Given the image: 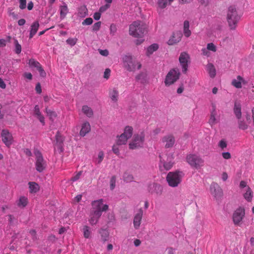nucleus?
I'll return each instance as SVG.
<instances>
[{"instance_id": "obj_1", "label": "nucleus", "mask_w": 254, "mask_h": 254, "mask_svg": "<svg viewBox=\"0 0 254 254\" xmlns=\"http://www.w3.org/2000/svg\"><path fill=\"white\" fill-rule=\"evenodd\" d=\"M129 34L135 38H143L147 32V25L140 20L133 21L129 27Z\"/></svg>"}, {"instance_id": "obj_2", "label": "nucleus", "mask_w": 254, "mask_h": 254, "mask_svg": "<svg viewBox=\"0 0 254 254\" xmlns=\"http://www.w3.org/2000/svg\"><path fill=\"white\" fill-rule=\"evenodd\" d=\"M241 19V16L234 6H230L228 7L226 20L230 30H234L237 27L238 23Z\"/></svg>"}, {"instance_id": "obj_3", "label": "nucleus", "mask_w": 254, "mask_h": 254, "mask_svg": "<svg viewBox=\"0 0 254 254\" xmlns=\"http://www.w3.org/2000/svg\"><path fill=\"white\" fill-rule=\"evenodd\" d=\"M122 60L123 67L128 71H135L140 69L142 66L139 61L129 55L124 56Z\"/></svg>"}, {"instance_id": "obj_4", "label": "nucleus", "mask_w": 254, "mask_h": 254, "mask_svg": "<svg viewBox=\"0 0 254 254\" xmlns=\"http://www.w3.org/2000/svg\"><path fill=\"white\" fill-rule=\"evenodd\" d=\"M186 162L192 168L200 169L204 165V160L199 155L190 153L186 156Z\"/></svg>"}, {"instance_id": "obj_5", "label": "nucleus", "mask_w": 254, "mask_h": 254, "mask_svg": "<svg viewBox=\"0 0 254 254\" xmlns=\"http://www.w3.org/2000/svg\"><path fill=\"white\" fill-rule=\"evenodd\" d=\"M184 176L182 172H171L168 174L166 180L170 187H176L181 183Z\"/></svg>"}, {"instance_id": "obj_6", "label": "nucleus", "mask_w": 254, "mask_h": 254, "mask_svg": "<svg viewBox=\"0 0 254 254\" xmlns=\"http://www.w3.org/2000/svg\"><path fill=\"white\" fill-rule=\"evenodd\" d=\"M160 163L159 168L161 170H169L173 165V155L172 154L167 155L161 154L159 155Z\"/></svg>"}, {"instance_id": "obj_7", "label": "nucleus", "mask_w": 254, "mask_h": 254, "mask_svg": "<svg viewBox=\"0 0 254 254\" xmlns=\"http://www.w3.org/2000/svg\"><path fill=\"white\" fill-rule=\"evenodd\" d=\"M145 134L143 132L135 134L132 140L129 143L130 149H136L142 147L144 141Z\"/></svg>"}, {"instance_id": "obj_8", "label": "nucleus", "mask_w": 254, "mask_h": 254, "mask_svg": "<svg viewBox=\"0 0 254 254\" xmlns=\"http://www.w3.org/2000/svg\"><path fill=\"white\" fill-rule=\"evenodd\" d=\"M34 154L36 159V169L39 172H42L46 167V161L44 160L41 153L39 150H35Z\"/></svg>"}, {"instance_id": "obj_9", "label": "nucleus", "mask_w": 254, "mask_h": 254, "mask_svg": "<svg viewBox=\"0 0 254 254\" xmlns=\"http://www.w3.org/2000/svg\"><path fill=\"white\" fill-rule=\"evenodd\" d=\"M180 75L178 69H172L167 74L165 80V84L169 86L176 82L179 78Z\"/></svg>"}, {"instance_id": "obj_10", "label": "nucleus", "mask_w": 254, "mask_h": 254, "mask_svg": "<svg viewBox=\"0 0 254 254\" xmlns=\"http://www.w3.org/2000/svg\"><path fill=\"white\" fill-rule=\"evenodd\" d=\"M93 210L100 212L102 214V212L106 211L108 210L109 206L107 204L103 203L102 199L93 201L92 202Z\"/></svg>"}, {"instance_id": "obj_11", "label": "nucleus", "mask_w": 254, "mask_h": 254, "mask_svg": "<svg viewBox=\"0 0 254 254\" xmlns=\"http://www.w3.org/2000/svg\"><path fill=\"white\" fill-rule=\"evenodd\" d=\"M211 194L216 199L220 198L223 195V190L220 187L215 183H212L210 187Z\"/></svg>"}, {"instance_id": "obj_12", "label": "nucleus", "mask_w": 254, "mask_h": 254, "mask_svg": "<svg viewBox=\"0 0 254 254\" xmlns=\"http://www.w3.org/2000/svg\"><path fill=\"white\" fill-rule=\"evenodd\" d=\"M245 210L243 208L239 207L233 213V219L235 224L238 225L245 216Z\"/></svg>"}, {"instance_id": "obj_13", "label": "nucleus", "mask_w": 254, "mask_h": 254, "mask_svg": "<svg viewBox=\"0 0 254 254\" xmlns=\"http://www.w3.org/2000/svg\"><path fill=\"white\" fill-rule=\"evenodd\" d=\"M190 59V56L186 52L182 53L179 57V62L182 67L183 72L186 73L188 70V63Z\"/></svg>"}, {"instance_id": "obj_14", "label": "nucleus", "mask_w": 254, "mask_h": 254, "mask_svg": "<svg viewBox=\"0 0 254 254\" xmlns=\"http://www.w3.org/2000/svg\"><path fill=\"white\" fill-rule=\"evenodd\" d=\"M219 122V117L216 111V106L212 104V109L210 112V117L209 120V124L212 126L216 124Z\"/></svg>"}, {"instance_id": "obj_15", "label": "nucleus", "mask_w": 254, "mask_h": 254, "mask_svg": "<svg viewBox=\"0 0 254 254\" xmlns=\"http://www.w3.org/2000/svg\"><path fill=\"white\" fill-rule=\"evenodd\" d=\"M143 216V210L140 208L135 214L133 218V226L135 229H138L140 225Z\"/></svg>"}, {"instance_id": "obj_16", "label": "nucleus", "mask_w": 254, "mask_h": 254, "mask_svg": "<svg viewBox=\"0 0 254 254\" xmlns=\"http://www.w3.org/2000/svg\"><path fill=\"white\" fill-rule=\"evenodd\" d=\"M1 138L3 143L7 146H9L12 142V136L11 134L6 130H3L1 132Z\"/></svg>"}, {"instance_id": "obj_17", "label": "nucleus", "mask_w": 254, "mask_h": 254, "mask_svg": "<svg viewBox=\"0 0 254 254\" xmlns=\"http://www.w3.org/2000/svg\"><path fill=\"white\" fill-rule=\"evenodd\" d=\"M162 141L165 148H171L173 146L175 140L173 135H167L162 138Z\"/></svg>"}, {"instance_id": "obj_18", "label": "nucleus", "mask_w": 254, "mask_h": 254, "mask_svg": "<svg viewBox=\"0 0 254 254\" xmlns=\"http://www.w3.org/2000/svg\"><path fill=\"white\" fill-rule=\"evenodd\" d=\"M148 191L151 193H156L160 195L162 192V186L156 183H152L148 186Z\"/></svg>"}, {"instance_id": "obj_19", "label": "nucleus", "mask_w": 254, "mask_h": 254, "mask_svg": "<svg viewBox=\"0 0 254 254\" xmlns=\"http://www.w3.org/2000/svg\"><path fill=\"white\" fill-rule=\"evenodd\" d=\"M29 64L32 67H35L39 71L41 76L44 77L46 76V72L41 66L39 62L33 59H31L29 61Z\"/></svg>"}, {"instance_id": "obj_20", "label": "nucleus", "mask_w": 254, "mask_h": 254, "mask_svg": "<svg viewBox=\"0 0 254 254\" xmlns=\"http://www.w3.org/2000/svg\"><path fill=\"white\" fill-rule=\"evenodd\" d=\"M251 123L250 116L247 115L246 119H239L238 127L241 129L245 130L248 128L249 125Z\"/></svg>"}, {"instance_id": "obj_21", "label": "nucleus", "mask_w": 254, "mask_h": 254, "mask_svg": "<svg viewBox=\"0 0 254 254\" xmlns=\"http://www.w3.org/2000/svg\"><path fill=\"white\" fill-rule=\"evenodd\" d=\"M101 215L102 214H101L100 212H96L92 210L90 213L89 218L90 224L92 225L96 224Z\"/></svg>"}, {"instance_id": "obj_22", "label": "nucleus", "mask_w": 254, "mask_h": 254, "mask_svg": "<svg viewBox=\"0 0 254 254\" xmlns=\"http://www.w3.org/2000/svg\"><path fill=\"white\" fill-rule=\"evenodd\" d=\"M182 34L180 32L174 33L168 41L169 45H173L181 41Z\"/></svg>"}, {"instance_id": "obj_23", "label": "nucleus", "mask_w": 254, "mask_h": 254, "mask_svg": "<svg viewBox=\"0 0 254 254\" xmlns=\"http://www.w3.org/2000/svg\"><path fill=\"white\" fill-rule=\"evenodd\" d=\"M91 130L90 124L86 122L84 123L81 126V129L80 131V135L84 136Z\"/></svg>"}, {"instance_id": "obj_24", "label": "nucleus", "mask_w": 254, "mask_h": 254, "mask_svg": "<svg viewBox=\"0 0 254 254\" xmlns=\"http://www.w3.org/2000/svg\"><path fill=\"white\" fill-rule=\"evenodd\" d=\"M76 14L80 18H84L88 15V9L85 5H82L78 8Z\"/></svg>"}, {"instance_id": "obj_25", "label": "nucleus", "mask_w": 254, "mask_h": 254, "mask_svg": "<svg viewBox=\"0 0 254 254\" xmlns=\"http://www.w3.org/2000/svg\"><path fill=\"white\" fill-rule=\"evenodd\" d=\"M101 240L104 243L108 241L109 237V232L107 229H101L99 230Z\"/></svg>"}, {"instance_id": "obj_26", "label": "nucleus", "mask_w": 254, "mask_h": 254, "mask_svg": "<svg viewBox=\"0 0 254 254\" xmlns=\"http://www.w3.org/2000/svg\"><path fill=\"white\" fill-rule=\"evenodd\" d=\"M34 114L38 119V120L40 121V122L41 123H42L43 125H44V124H45L44 117L41 114V113L40 111V108H39L38 105H36L35 106L34 110Z\"/></svg>"}, {"instance_id": "obj_27", "label": "nucleus", "mask_w": 254, "mask_h": 254, "mask_svg": "<svg viewBox=\"0 0 254 254\" xmlns=\"http://www.w3.org/2000/svg\"><path fill=\"white\" fill-rule=\"evenodd\" d=\"M39 27V24L38 21H35L32 23V24L30 28V32L29 34V38H32L34 35L37 32L38 28Z\"/></svg>"}, {"instance_id": "obj_28", "label": "nucleus", "mask_w": 254, "mask_h": 254, "mask_svg": "<svg viewBox=\"0 0 254 254\" xmlns=\"http://www.w3.org/2000/svg\"><path fill=\"white\" fill-rule=\"evenodd\" d=\"M244 83V80L241 76H238L236 79L232 80V84L236 88H240L242 87V84Z\"/></svg>"}, {"instance_id": "obj_29", "label": "nucleus", "mask_w": 254, "mask_h": 254, "mask_svg": "<svg viewBox=\"0 0 254 254\" xmlns=\"http://www.w3.org/2000/svg\"><path fill=\"white\" fill-rule=\"evenodd\" d=\"M159 48L158 45L157 44H153L148 47L146 49V55L147 56H150L154 52L156 51Z\"/></svg>"}, {"instance_id": "obj_30", "label": "nucleus", "mask_w": 254, "mask_h": 254, "mask_svg": "<svg viewBox=\"0 0 254 254\" xmlns=\"http://www.w3.org/2000/svg\"><path fill=\"white\" fill-rule=\"evenodd\" d=\"M206 69L210 77L214 78L216 75V69L214 65L211 63L208 64L206 66Z\"/></svg>"}, {"instance_id": "obj_31", "label": "nucleus", "mask_w": 254, "mask_h": 254, "mask_svg": "<svg viewBox=\"0 0 254 254\" xmlns=\"http://www.w3.org/2000/svg\"><path fill=\"white\" fill-rule=\"evenodd\" d=\"M82 112L85 114L87 117L89 118H91L93 115V112L92 109L86 105H84L82 107Z\"/></svg>"}, {"instance_id": "obj_32", "label": "nucleus", "mask_w": 254, "mask_h": 254, "mask_svg": "<svg viewBox=\"0 0 254 254\" xmlns=\"http://www.w3.org/2000/svg\"><path fill=\"white\" fill-rule=\"evenodd\" d=\"M135 79L137 81H139L141 83H145L147 80V74L145 72H141L135 76Z\"/></svg>"}, {"instance_id": "obj_33", "label": "nucleus", "mask_w": 254, "mask_h": 254, "mask_svg": "<svg viewBox=\"0 0 254 254\" xmlns=\"http://www.w3.org/2000/svg\"><path fill=\"white\" fill-rule=\"evenodd\" d=\"M190 23L188 20H185L184 22V33L186 37H189L191 35V32L189 29Z\"/></svg>"}, {"instance_id": "obj_34", "label": "nucleus", "mask_w": 254, "mask_h": 254, "mask_svg": "<svg viewBox=\"0 0 254 254\" xmlns=\"http://www.w3.org/2000/svg\"><path fill=\"white\" fill-rule=\"evenodd\" d=\"M133 133V128L130 126H127L125 127L124 129V131L123 133L125 136H126L127 138H129L131 137Z\"/></svg>"}, {"instance_id": "obj_35", "label": "nucleus", "mask_w": 254, "mask_h": 254, "mask_svg": "<svg viewBox=\"0 0 254 254\" xmlns=\"http://www.w3.org/2000/svg\"><path fill=\"white\" fill-rule=\"evenodd\" d=\"M119 96V92L116 89H113L110 92V97L111 100L114 102H116L118 101Z\"/></svg>"}, {"instance_id": "obj_36", "label": "nucleus", "mask_w": 254, "mask_h": 254, "mask_svg": "<svg viewBox=\"0 0 254 254\" xmlns=\"http://www.w3.org/2000/svg\"><path fill=\"white\" fill-rule=\"evenodd\" d=\"M28 184L30 192L35 193L39 190V187L37 183L30 182L28 183Z\"/></svg>"}, {"instance_id": "obj_37", "label": "nucleus", "mask_w": 254, "mask_h": 254, "mask_svg": "<svg viewBox=\"0 0 254 254\" xmlns=\"http://www.w3.org/2000/svg\"><path fill=\"white\" fill-rule=\"evenodd\" d=\"M27 198L24 196H21L17 201V205L19 207L23 208L27 205Z\"/></svg>"}, {"instance_id": "obj_38", "label": "nucleus", "mask_w": 254, "mask_h": 254, "mask_svg": "<svg viewBox=\"0 0 254 254\" xmlns=\"http://www.w3.org/2000/svg\"><path fill=\"white\" fill-rule=\"evenodd\" d=\"M82 232H83V236H84V238H85L86 239H88L91 237V232L90 230V228L89 226H86V225L84 226L83 227Z\"/></svg>"}, {"instance_id": "obj_39", "label": "nucleus", "mask_w": 254, "mask_h": 254, "mask_svg": "<svg viewBox=\"0 0 254 254\" xmlns=\"http://www.w3.org/2000/svg\"><path fill=\"white\" fill-rule=\"evenodd\" d=\"M244 197L248 201H251L253 197V192L249 187H247V190L244 194Z\"/></svg>"}, {"instance_id": "obj_40", "label": "nucleus", "mask_w": 254, "mask_h": 254, "mask_svg": "<svg viewBox=\"0 0 254 254\" xmlns=\"http://www.w3.org/2000/svg\"><path fill=\"white\" fill-rule=\"evenodd\" d=\"M60 16L62 19L64 18L68 12V8L66 4L60 6Z\"/></svg>"}, {"instance_id": "obj_41", "label": "nucleus", "mask_w": 254, "mask_h": 254, "mask_svg": "<svg viewBox=\"0 0 254 254\" xmlns=\"http://www.w3.org/2000/svg\"><path fill=\"white\" fill-rule=\"evenodd\" d=\"M104 157V153L103 151H100L99 152L97 157L94 158V161L97 164H100L103 161Z\"/></svg>"}, {"instance_id": "obj_42", "label": "nucleus", "mask_w": 254, "mask_h": 254, "mask_svg": "<svg viewBox=\"0 0 254 254\" xmlns=\"http://www.w3.org/2000/svg\"><path fill=\"white\" fill-rule=\"evenodd\" d=\"M128 139V138L122 133L118 136V138L116 142L118 145H124L126 144Z\"/></svg>"}, {"instance_id": "obj_43", "label": "nucleus", "mask_w": 254, "mask_h": 254, "mask_svg": "<svg viewBox=\"0 0 254 254\" xmlns=\"http://www.w3.org/2000/svg\"><path fill=\"white\" fill-rule=\"evenodd\" d=\"M234 113L238 119H240L241 116V109L240 104L235 103L234 108Z\"/></svg>"}, {"instance_id": "obj_44", "label": "nucleus", "mask_w": 254, "mask_h": 254, "mask_svg": "<svg viewBox=\"0 0 254 254\" xmlns=\"http://www.w3.org/2000/svg\"><path fill=\"white\" fill-rule=\"evenodd\" d=\"M46 112L47 115L49 117L50 120H54L56 118L57 115L55 112L48 109L47 108H46Z\"/></svg>"}, {"instance_id": "obj_45", "label": "nucleus", "mask_w": 254, "mask_h": 254, "mask_svg": "<svg viewBox=\"0 0 254 254\" xmlns=\"http://www.w3.org/2000/svg\"><path fill=\"white\" fill-rule=\"evenodd\" d=\"M123 180L126 182H130L133 181V177L131 174L125 173L123 176Z\"/></svg>"}, {"instance_id": "obj_46", "label": "nucleus", "mask_w": 254, "mask_h": 254, "mask_svg": "<svg viewBox=\"0 0 254 254\" xmlns=\"http://www.w3.org/2000/svg\"><path fill=\"white\" fill-rule=\"evenodd\" d=\"M157 5L160 8H164L167 5V0H158Z\"/></svg>"}, {"instance_id": "obj_47", "label": "nucleus", "mask_w": 254, "mask_h": 254, "mask_svg": "<svg viewBox=\"0 0 254 254\" xmlns=\"http://www.w3.org/2000/svg\"><path fill=\"white\" fill-rule=\"evenodd\" d=\"M14 44L15 47V53L17 54L20 53L21 52V45L18 43V41L16 39L14 40Z\"/></svg>"}, {"instance_id": "obj_48", "label": "nucleus", "mask_w": 254, "mask_h": 254, "mask_svg": "<svg viewBox=\"0 0 254 254\" xmlns=\"http://www.w3.org/2000/svg\"><path fill=\"white\" fill-rule=\"evenodd\" d=\"M206 48L209 51H212L213 52H215L217 50L216 47L215 45L212 43H210L207 44Z\"/></svg>"}, {"instance_id": "obj_49", "label": "nucleus", "mask_w": 254, "mask_h": 254, "mask_svg": "<svg viewBox=\"0 0 254 254\" xmlns=\"http://www.w3.org/2000/svg\"><path fill=\"white\" fill-rule=\"evenodd\" d=\"M67 44L73 46L75 45L77 42V39L76 38H68L66 41Z\"/></svg>"}, {"instance_id": "obj_50", "label": "nucleus", "mask_w": 254, "mask_h": 254, "mask_svg": "<svg viewBox=\"0 0 254 254\" xmlns=\"http://www.w3.org/2000/svg\"><path fill=\"white\" fill-rule=\"evenodd\" d=\"M118 145L117 143H116V144H114L112 147V151L113 152L116 154L117 155H120V149L118 147Z\"/></svg>"}, {"instance_id": "obj_51", "label": "nucleus", "mask_w": 254, "mask_h": 254, "mask_svg": "<svg viewBox=\"0 0 254 254\" xmlns=\"http://www.w3.org/2000/svg\"><path fill=\"white\" fill-rule=\"evenodd\" d=\"M93 22V20L91 18H87L85 19L82 22L83 25H91Z\"/></svg>"}, {"instance_id": "obj_52", "label": "nucleus", "mask_w": 254, "mask_h": 254, "mask_svg": "<svg viewBox=\"0 0 254 254\" xmlns=\"http://www.w3.org/2000/svg\"><path fill=\"white\" fill-rule=\"evenodd\" d=\"M56 141L57 143H59V146H61V143L63 141V137L60 134L59 132H58L56 135Z\"/></svg>"}, {"instance_id": "obj_53", "label": "nucleus", "mask_w": 254, "mask_h": 254, "mask_svg": "<svg viewBox=\"0 0 254 254\" xmlns=\"http://www.w3.org/2000/svg\"><path fill=\"white\" fill-rule=\"evenodd\" d=\"M201 52L203 56H206L207 57L210 56V52L206 48H202Z\"/></svg>"}, {"instance_id": "obj_54", "label": "nucleus", "mask_w": 254, "mask_h": 254, "mask_svg": "<svg viewBox=\"0 0 254 254\" xmlns=\"http://www.w3.org/2000/svg\"><path fill=\"white\" fill-rule=\"evenodd\" d=\"M101 22H98L95 23L92 27L93 30L94 31H98L101 27Z\"/></svg>"}, {"instance_id": "obj_55", "label": "nucleus", "mask_w": 254, "mask_h": 254, "mask_svg": "<svg viewBox=\"0 0 254 254\" xmlns=\"http://www.w3.org/2000/svg\"><path fill=\"white\" fill-rule=\"evenodd\" d=\"M116 184V178L114 176L112 177L110 180V188L113 190L115 188Z\"/></svg>"}, {"instance_id": "obj_56", "label": "nucleus", "mask_w": 254, "mask_h": 254, "mask_svg": "<svg viewBox=\"0 0 254 254\" xmlns=\"http://www.w3.org/2000/svg\"><path fill=\"white\" fill-rule=\"evenodd\" d=\"M110 30L111 34H112L113 35H114L115 34V33L117 32V27H116V25L114 24H112L110 26Z\"/></svg>"}, {"instance_id": "obj_57", "label": "nucleus", "mask_w": 254, "mask_h": 254, "mask_svg": "<svg viewBox=\"0 0 254 254\" xmlns=\"http://www.w3.org/2000/svg\"><path fill=\"white\" fill-rule=\"evenodd\" d=\"M81 173L82 172L81 171L79 172L76 175H75L74 176L71 178V181L74 182L78 180L79 179L80 176L81 175Z\"/></svg>"}, {"instance_id": "obj_58", "label": "nucleus", "mask_w": 254, "mask_h": 254, "mask_svg": "<svg viewBox=\"0 0 254 254\" xmlns=\"http://www.w3.org/2000/svg\"><path fill=\"white\" fill-rule=\"evenodd\" d=\"M110 73L111 70L109 68L106 69L104 73V77L108 79L110 76Z\"/></svg>"}, {"instance_id": "obj_59", "label": "nucleus", "mask_w": 254, "mask_h": 254, "mask_svg": "<svg viewBox=\"0 0 254 254\" xmlns=\"http://www.w3.org/2000/svg\"><path fill=\"white\" fill-rule=\"evenodd\" d=\"M99 53L103 56H107L109 55V51L107 50L99 49Z\"/></svg>"}, {"instance_id": "obj_60", "label": "nucleus", "mask_w": 254, "mask_h": 254, "mask_svg": "<svg viewBox=\"0 0 254 254\" xmlns=\"http://www.w3.org/2000/svg\"><path fill=\"white\" fill-rule=\"evenodd\" d=\"M20 5L19 7L21 9H23L26 7V0H19Z\"/></svg>"}, {"instance_id": "obj_61", "label": "nucleus", "mask_w": 254, "mask_h": 254, "mask_svg": "<svg viewBox=\"0 0 254 254\" xmlns=\"http://www.w3.org/2000/svg\"><path fill=\"white\" fill-rule=\"evenodd\" d=\"M219 146L220 147H221L222 149H223L225 147H226L227 146V143L226 142L223 140H221L219 143Z\"/></svg>"}, {"instance_id": "obj_62", "label": "nucleus", "mask_w": 254, "mask_h": 254, "mask_svg": "<svg viewBox=\"0 0 254 254\" xmlns=\"http://www.w3.org/2000/svg\"><path fill=\"white\" fill-rule=\"evenodd\" d=\"M222 155L223 157L226 159H230L231 157L230 153L228 152H223Z\"/></svg>"}, {"instance_id": "obj_63", "label": "nucleus", "mask_w": 254, "mask_h": 254, "mask_svg": "<svg viewBox=\"0 0 254 254\" xmlns=\"http://www.w3.org/2000/svg\"><path fill=\"white\" fill-rule=\"evenodd\" d=\"M35 90H36V92L39 94H40L42 92L41 87L40 84L39 83H38L36 84Z\"/></svg>"}, {"instance_id": "obj_64", "label": "nucleus", "mask_w": 254, "mask_h": 254, "mask_svg": "<svg viewBox=\"0 0 254 254\" xmlns=\"http://www.w3.org/2000/svg\"><path fill=\"white\" fill-rule=\"evenodd\" d=\"M110 6V5L109 4H106L104 6H101L100 8V11L101 12H103L109 8Z\"/></svg>"}]
</instances>
